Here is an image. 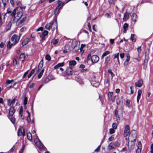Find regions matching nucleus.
Masks as SVG:
<instances>
[{"instance_id": "nucleus-60", "label": "nucleus", "mask_w": 153, "mask_h": 153, "mask_svg": "<svg viewBox=\"0 0 153 153\" xmlns=\"http://www.w3.org/2000/svg\"><path fill=\"white\" fill-rule=\"evenodd\" d=\"M114 39H111L110 40V42L111 45H112L114 43Z\"/></svg>"}, {"instance_id": "nucleus-36", "label": "nucleus", "mask_w": 153, "mask_h": 153, "mask_svg": "<svg viewBox=\"0 0 153 153\" xmlns=\"http://www.w3.org/2000/svg\"><path fill=\"white\" fill-rule=\"evenodd\" d=\"M119 53H118L116 54H115L114 55V59L116 58H117V62L118 63H119L120 61H119Z\"/></svg>"}, {"instance_id": "nucleus-15", "label": "nucleus", "mask_w": 153, "mask_h": 153, "mask_svg": "<svg viewBox=\"0 0 153 153\" xmlns=\"http://www.w3.org/2000/svg\"><path fill=\"white\" fill-rule=\"evenodd\" d=\"M66 73L67 75H70L72 74L73 70L72 68L70 67H68L66 70Z\"/></svg>"}, {"instance_id": "nucleus-3", "label": "nucleus", "mask_w": 153, "mask_h": 153, "mask_svg": "<svg viewBox=\"0 0 153 153\" xmlns=\"http://www.w3.org/2000/svg\"><path fill=\"white\" fill-rule=\"evenodd\" d=\"M20 37L16 34L13 35L10 41L8 43L7 47L8 48H10L12 46L15 45L19 39Z\"/></svg>"}, {"instance_id": "nucleus-50", "label": "nucleus", "mask_w": 153, "mask_h": 153, "mask_svg": "<svg viewBox=\"0 0 153 153\" xmlns=\"http://www.w3.org/2000/svg\"><path fill=\"white\" fill-rule=\"evenodd\" d=\"M18 82H15L13 85H11L10 86H7L8 88H13L15 85H16Z\"/></svg>"}, {"instance_id": "nucleus-21", "label": "nucleus", "mask_w": 153, "mask_h": 153, "mask_svg": "<svg viewBox=\"0 0 153 153\" xmlns=\"http://www.w3.org/2000/svg\"><path fill=\"white\" fill-rule=\"evenodd\" d=\"M115 145L114 142H112L111 143L108 145V148L110 150H111L112 149H114L116 147Z\"/></svg>"}, {"instance_id": "nucleus-12", "label": "nucleus", "mask_w": 153, "mask_h": 153, "mask_svg": "<svg viewBox=\"0 0 153 153\" xmlns=\"http://www.w3.org/2000/svg\"><path fill=\"white\" fill-rule=\"evenodd\" d=\"M142 149V145L140 142H139L137 145V149L136 151V153H140Z\"/></svg>"}, {"instance_id": "nucleus-6", "label": "nucleus", "mask_w": 153, "mask_h": 153, "mask_svg": "<svg viewBox=\"0 0 153 153\" xmlns=\"http://www.w3.org/2000/svg\"><path fill=\"white\" fill-rule=\"evenodd\" d=\"M51 28L52 29V30H54L57 27V22L56 20H54L53 21H52L51 22Z\"/></svg>"}, {"instance_id": "nucleus-61", "label": "nucleus", "mask_w": 153, "mask_h": 153, "mask_svg": "<svg viewBox=\"0 0 153 153\" xmlns=\"http://www.w3.org/2000/svg\"><path fill=\"white\" fill-rule=\"evenodd\" d=\"M28 73V71H27L26 72H25L24 74L23 75V76H22V78H24L26 76V75Z\"/></svg>"}, {"instance_id": "nucleus-13", "label": "nucleus", "mask_w": 153, "mask_h": 153, "mask_svg": "<svg viewBox=\"0 0 153 153\" xmlns=\"http://www.w3.org/2000/svg\"><path fill=\"white\" fill-rule=\"evenodd\" d=\"M142 94V91L141 90H139L137 91V101L138 103H139V100L141 98Z\"/></svg>"}, {"instance_id": "nucleus-45", "label": "nucleus", "mask_w": 153, "mask_h": 153, "mask_svg": "<svg viewBox=\"0 0 153 153\" xmlns=\"http://www.w3.org/2000/svg\"><path fill=\"white\" fill-rule=\"evenodd\" d=\"M115 129L113 128H110L109 130V133L110 134H112L114 133L115 132Z\"/></svg>"}, {"instance_id": "nucleus-1", "label": "nucleus", "mask_w": 153, "mask_h": 153, "mask_svg": "<svg viewBox=\"0 0 153 153\" xmlns=\"http://www.w3.org/2000/svg\"><path fill=\"white\" fill-rule=\"evenodd\" d=\"M16 9H14L12 11L11 15L14 17V20L16 21L20 20L21 23L24 22L26 19V16L25 15L23 14V13L21 11L16 12Z\"/></svg>"}, {"instance_id": "nucleus-41", "label": "nucleus", "mask_w": 153, "mask_h": 153, "mask_svg": "<svg viewBox=\"0 0 153 153\" xmlns=\"http://www.w3.org/2000/svg\"><path fill=\"white\" fill-rule=\"evenodd\" d=\"M45 59L48 61H50L51 60V57L48 54H47L46 55L45 57Z\"/></svg>"}, {"instance_id": "nucleus-11", "label": "nucleus", "mask_w": 153, "mask_h": 153, "mask_svg": "<svg viewBox=\"0 0 153 153\" xmlns=\"http://www.w3.org/2000/svg\"><path fill=\"white\" fill-rule=\"evenodd\" d=\"M15 99H13L12 100H11L10 99L7 100V104L9 106L13 107V104L15 103Z\"/></svg>"}, {"instance_id": "nucleus-7", "label": "nucleus", "mask_w": 153, "mask_h": 153, "mask_svg": "<svg viewBox=\"0 0 153 153\" xmlns=\"http://www.w3.org/2000/svg\"><path fill=\"white\" fill-rule=\"evenodd\" d=\"M129 126L128 125L126 126L125 128L124 133V137H127L129 134Z\"/></svg>"}, {"instance_id": "nucleus-20", "label": "nucleus", "mask_w": 153, "mask_h": 153, "mask_svg": "<svg viewBox=\"0 0 153 153\" xmlns=\"http://www.w3.org/2000/svg\"><path fill=\"white\" fill-rule=\"evenodd\" d=\"M25 53H22L20 54V56L19 60L21 62H22L25 59Z\"/></svg>"}, {"instance_id": "nucleus-30", "label": "nucleus", "mask_w": 153, "mask_h": 153, "mask_svg": "<svg viewBox=\"0 0 153 153\" xmlns=\"http://www.w3.org/2000/svg\"><path fill=\"white\" fill-rule=\"evenodd\" d=\"M61 8L60 7H57L55 9L54 12V14L56 15L58 14L59 13V10Z\"/></svg>"}, {"instance_id": "nucleus-10", "label": "nucleus", "mask_w": 153, "mask_h": 153, "mask_svg": "<svg viewBox=\"0 0 153 153\" xmlns=\"http://www.w3.org/2000/svg\"><path fill=\"white\" fill-rule=\"evenodd\" d=\"M143 84V81L142 79H139L135 83V86L138 87H140Z\"/></svg>"}, {"instance_id": "nucleus-17", "label": "nucleus", "mask_w": 153, "mask_h": 153, "mask_svg": "<svg viewBox=\"0 0 153 153\" xmlns=\"http://www.w3.org/2000/svg\"><path fill=\"white\" fill-rule=\"evenodd\" d=\"M59 42V40L58 39H53L51 40V44L54 46L58 44Z\"/></svg>"}, {"instance_id": "nucleus-59", "label": "nucleus", "mask_w": 153, "mask_h": 153, "mask_svg": "<svg viewBox=\"0 0 153 153\" xmlns=\"http://www.w3.org/2000/svg\"><path fill=\"white\" fill-rule=\"evenodd\" d=\"M114 139V137L113 136H111L109 138L108 140L109 141H112Z\"/></svg>"}, {"instance_id": "nucleus-58", "label": "nucleus", "mask_w": 153, "mask_h": 153, "mask_svg": "<svg viewBox=\"0 0 153 153\" xmlns=\"http://www.w3.org/2000/svg\"><path fill=\"white\" fill-rule=\"evenodd\" d=\"M100 145L95 150V152H98L99 151V150H100Z\"/></svg>"}, {"instance_id": "nucleus-40", "label": "nucleus", "mask_w": 153, "mask_h": 153, "mask_svg": "<svg viewBox=\"0 0 153 153\" xmlns=\"http://www.w3.org/2000/svg\"><path fill=\"white\" fill-rule=\"evenodd\" d=\"M32 133L33 134V137L34 139L38 137L35 131L33 130L32 132Z\"/></svg>"}, {"instance_id": "nucleus-4", "label": "nucleus", "mask_w": 153, "mask_h": 153, "mask_svg": "<svg viewBox=\"0 0 153 153\" xmlns=\"http://www.w3.org/2000/svg\"><path fill=\"white\" fill-rule=\"evenodd\" d=\"M87 60L88 61L91 60L92 64H94L98 62L99 58L97 55H94L91 56V55L89 54L88 55Z\"/></svg>"}, {"instance_id": "nucleus-9", "label": "nucleus", "mask_w": 153, "mask_h": 153, "mask_svg": "<svg viewBox=\"0 0 153 153\" xmlns=\"http://www.w3.org/2000/svg\"><path fill=\"white\" fill-rule=\"evenodd\" d=\"M126 60L124 62V66H126L128 64L129 61L130 56L128 53H127L126 54Z\"/></svg>"}, {"instance_id": "nucleus-54", "label": "nucleus", "mask_w": 153, "mask_h": 153, "mask_svg": "<svg viewBox=\"0 0 153 153\" xmlns=\"http://www.w3.org/2000/svg\"><path fill=\"white\" fill-rule=\"evenodd\" d=\"M150 153H153V144H152L151 146Z\"/></svg>"}, {"instance_id": "nucleus-29", "label": "nucleus", "mask_w": 153, "mask_h": 153, "mask_svg": "<svg viewBox=\"0 0 153 153\" xmlns=\"http://www.w3.org/2000/svg\"><path fill=\"white\" fill-rule=\"evenodd\" d=\"M129 16V14L128 13H125L124 15V17L123 18V21H126L127 19L128 18Z\"/></svg>"}, {"instance_id": "nucleus-18", "label": "nucleus", "mask_w": 153, "mask_h": 153, "mask_svg": "<svg viewBox=\"0 0 153 153\" xmlns=\"http://www.w3.org/2000/svg\"><path fill=\"white\" fill-rule=\"evenodd\" d=\"M131 19L133 22H136L137 19V16L135 13H133L131 16Z\"/></svg>"}, {"instance_id": "nucleus-23", "label": "nucleus", "mask_w": 153, "mask_h": 153, "mask_svg": "<svg viewBox=\"0 0 153 153\" xmlns=\"http://www.w3.org/2000/svg\"><path fill=\"white\" fill-rule=\"evenodd\" d=\"M64 65V62L59 63L54 66V68L55 69H56L59 67L63 66Z\"/></svg>"}, {"instance_id": "nucleus-14", "label": "nucleus", "mask_w": 153, "mask_h": 153, "mask_svg": "<svg viewBox=\"0 0 153 153\" xmlns=\"http://www.w3.org/2000/svg\"><path fill=\"white\" fill-rule=\"evenodd\" d=\"M15 112L14 108L13 107H11L9 110V114L10 116H13Z\"/></svg>"}, {"instance_id": "nucleus-8", "label": "nucleus", "mask_w": 153, "mask_h": 153, "mask_svg": "<svg viewBox=\"0 0 153 153\" xmlns=\"http://www.w3.org/2000/svg\"><path fill=\"white\" fill-rule=\"evenodd\" d=\"M25 134V133L24 131V129H23L22 127H20L19 128L17 134L18 136H20L21 135L24 136Z\"/></svg>"}, {"instance_id": "nucleus-37", "label": "nucleus", "mask_w": 153, "mask_h": 153, "mask_svg": "<svg viewBox=\"0 0 153 153\" xmlns=\"http://www.w3.org/2000/svg\"><path fill=\"white\" fill-rule=\"evenodd\" d=\"M128 25L127 24L125 23L124 24L123 26V29L124 30V33H125L126 31L127 30V28H128Z\"/></svg>"}, {"instance_id": "nucleus-2", "label": "nucleus", "mask_w": 153, "mask_h": 153, "mask_svg": "<svg viewBox=\"0 0 153 153\" xmlns=\"http://www.w3.org/2000/svg\"><path fill=\"white\" fill-rule=\"evenodd\" d=\"M137 138L136 133L135 131H132L128 137H126V140L128 141V148L131 149L133 148L134 146Z\"/></svg>"}, {"instance_id": "nucleus-38", "label": "nucleus", "mask_w": 153, "mask_h": 153, "mask_svg": "<svg viewBox=\"0 0 153 153\" xmlns=\"http://www.w3.org/2000/svg\"><path fill=\"white\" fill-rule=\"evenodd\" d=\"M114 143L116 147L119 146L120 145V141H117Z\"/></svg>"}, {"instance_id": "nucleus-24", "label": "nucleus", "mask_w": 153, "mask_h": 153, "mask_svg": "<svg viewBox=\"0 0 153 153\" xmlns=\"http://www.w3.org/2000/svg\"><path fill=\"white\" fill-rule=\"evenodd\" d=\"M78 43L76 41H73L72 44V47L74 49L77 47Z\"/></svg>"}, {"instance_id": "nucleus-48", "label": "nucleus", "mask_w": 153, "mask_h": 153, "mask_svg": "<svg viewBox=\"0 0 153 153\" xmlns=\"http://www.w3.org/2000/svg\"><path fill=\"white\" fill-rule=\"evenodd\" d=\"M112 127L114 129H116L117 128V124L116 123H114L112 124Z\"/></svg>"}, {"instance_id": "nucleus-42", "label": "nucleus", "mask_w": 153, "mask_h": 153, "mask_svg": "<svg viewBox=\"0 0 153 153\" xmlns=\"http://www.w3.org/2000/svg\"><path fill=\"white\" fill-rule=\"evenodd\" d=\"M35 71L34 70H33L31 71L30 73L28 75V77L29 78L32 76V74L34 73Z\"/></svg>"}, {"instance_id": "nucleus-22", "label": "nucleus", "mask_w": 153, "mask_h": 153, "mask_svg": "<svg viewBox=\"0 0 153 153\" xmlns=\"http://www.w3.org/2000/svg\"><path fill=\"white\" fill-rule=\"evenodd\" d=\"M27 112L28 113V116H27V120L28 123H33V120L31 121L30 120V114L29 113V112L28 111H27Z\"/></svg>"}, {"instance_id": "nucleus-31", "label": "nucleus", "mask_w": 153, "mask_h": 153, "mask_svg": "<svg viewBox=\"0 0 153 153\" xmlns=\"http://www.w3.org/2000/svg\"><path fill=\"white\" fill-rule=\"evenodd\" d=\"M27 139L30 140H31L32 139V134L30 133H28L27 134Z\"/></svg>"}, {"instance_id": "nucleus-64", "label": "nucleus", "mask_w": 153, "mask_h": 153, "mask_svg": "<svg viewBox=\"0 0 153 153\" xmlns=\"http://www.w3.org/2000/svg\"><path fill=\"white\" fill-rule=\"evenodd\" d=\"M115 92L117 94L119 93L120 91V90L119 89H117L115 90Z\"/></svg>"}, {"instance_id": "nucleus-55", "label": "nucleus", "mask_w": 153, "mask_h": 153, "mask_svg": "<svg viewBox=\"0 0 153 153\" xmlns=\"http://www.w3.org/2000/svg\"><path fill=\"white\" fill-rule=\"evenodd\" d=\"M10 120L11 122H12V123L13 124H14L15 122V120L13 117H11L10 118Z\"/></svg>"}, {"instance_id": "nucleus-19", "label": "nucleus", "mask_w": 153, "mask_h": 153, "mask_svg": "<svg viewBox=\"0 0 153 153\" xmlns=\"http://www.w3.org/2000/svg\"><path fill=\"white\" fill-rule=\"evenodd\" d=\"M131 101L129 99H127L126 100V106L130 108L131 106V105L130 104Z\"/></svg>"}, {"instance_id": "nucleus-56", "label": "nucleus", "mask_w": 153, "mask_h": 153, "mask_svg": "<svg viewBox=\"0 0 153 153\" xmlns=\"http://www.w3.org/2000/svg\"><path fill=\"white\" fill-rule=\"evenodd\" d=\"M113 94V92H108V96L109 97H111Z\"/></svg>"}, {"instance_id": "nucleus-47", "label": "nucleus", "mask_w": 153, "mask_h": 153, "mask_svg": "<svg viewBox=\"0 0 153 153\" xmlns=\"http://www.w3.org/2000/svg\"><path fill=\"white\" fill-rule=\"evenodd\" d=\"M13 64L14 65L16 66L17 64V62L16 60V59H14L13 61Z\"/></svg>"}, {"instance_id": "nucleus-49", "label": "nucleus", "mask_w": 153, "mask_h": 153, "mask_svg": "<svg viewBox=\"0 0 153 153\" xmlns=\"http://www.w3.org/2000/svg\"><path fill=\"white\" fill-rule=\"evenodd\" d=\"M27 97H26L25 98L24 100V104L25 105H26V104L27 103Z\"/></svg>"}, {"instance_id": "nucleus-51", "label": "nucleus", "mask_w": 153, "mask_h": 153, "mask_svg": "<svg viewBox=\"0 0 153 153\" xmlns=\"http://www.w3.org/2000/svg\"><path fill=\"white\" fill-rule=\"evenodd\" d=\"M137 51L138 52V55H139V53L141 52V47L140 46L138 47L137 48Z\"/></svg>"}, {"instance_id": "nucleus-62", "label": "nucleus", "mask_w": 153, "mask_h": 153, "mask_svg": "<svg viewBox=\"0 0 153 153\" xmlns=\"http://www.w3.org/2000/svg\"><path fill=\"white\" fill-rule=\"evenodd\" d=\"M43 30V27H40L37 30V31H42Z\"/></svg>"}, {"instance_id": "nucleus-5", "label": "nucleus", "mask_w": 153, "mask_h": 153, "mask_svg": "<svg viewBox=\"0 0 153 153\" xmlns=\"http://www.w3.org/2000/svg\"><path fill=\"white\" fill-rule=\"evenodd\" d=\"M34 142L36 146L41 150H43L45 149L40 140L37 138L34 139Z\"/></svg>"}, {"instance_id": "nucleus-25", "label": "nucleus", "mask_w": 153, "mask_h": 153, "mask_svg": "<svg viewBox=\"0 0 153 153\" xmlns=\"http://www.w3.org/2000/svg\"><path fill=\"white\" fill-rule=\"evenodd\" d=\"M62 0H61V1ZM58 6L57 7H60V8H61L64 4V2L62 1H61V0H59L58 1Z\"/></svg>"}, {"instance_id": "nucleus-39", "label": "nucleus", "mask_w": 153, "mask_h": 153, "mask_svg": "<svg viewBox=\"0 0 153 153\" xmlns=\"http://www.w3.org/2000/svg\"><path fill=\"white\" fill-rule=\"evenodd\" d=\"M135 35L134 34H131V39L132 42H135L136 41L134 37Z\"/></svg>"}, {"instance_id": "nucleus-16", "label": "nucleus", "mask_w": 153, "mask_h": 153, "mask_svg": "<svg viewBox=\"0 0 153 153\" xmlns=\"http://www.w3.org/2000/svg\"><path fill=\"white\" fill-rule=\"evenodd\" d=\"M23 107L22 106L19 112V117L22 119H23L24 118V116L23 115Z\"/></svg>"}, {"instance_id": "nucleus-63", "label": "nucleus", "mask_w": 153, "mask_h": 153, "mask_svg": "<svg viewBox=\"0 0 153 153\" xmlns=\"http://www.w3.org/2000/svg\"><path fill=\"white\" fill-rule=\"evenodd\" d=\"M85 67V66L84 65L82 64L79 66V68H81L84 69Z\"/></svg>"}, {"instance_id": "nucleus-44", "label": "nucleus", "mask_w": 153, "mask_h": 153, "mask_svg": "<svg viewBox=\"0 0 153 153\" xmlns=\"http://www.w3.org/2000/svg\"><path fill=\"white\" fill-rule=\"evenodd\" d=\"M3 4L4 7H5L7 5L8 0H2Z\"/></svg>"}, {"instance_id": "nucleus-53", "label": "nucleus", "mask_w": 153, "mask_h": 153, "mask_svg": "<svg viewBox=\"0 0 153 153\" xmlns=\"http://www.w3.org/2000/svg\"><path fill=\"white\" fill-rule=\"evenodd\" d=\"M12 11L11 10L10 8H8L7 10V13H10L11 14L12 13Z\"/></svg>"}, {"instance_id": "nucleus-52", "label": "nucleus", "mask_w": 153, "mask_h": 153, "mask_svg": "<svg viewBox=\"0 0 153 153\" xmlns=\"http://www.w3.org/2000/svg\"><path fill=\"white\" fill-rule=\"evenodd\" d=\"M108 71L109 73H110V74H111V77H112V78H113V77L114 76V74H113V72H112L111 71V70L110 69H109L108 70Z\"/></svg>"}, {"instance_id": "nucleus-35", "label": "nucleus", "mask_w": 153, "mask_h": 153, "mask_svg": "<svg viewBox=\"0 0 153 153\" xmlns=\"http://www.w3.org/2000/svg\"><path fill=\"white\" fill-rule=\"evenodd\" d=\"M110 60V58L109 56L106 57L105 60V63L107 64Z\"/></svg>"}, {"instance_id": "nucleus-28", "label": "nucleus", "mask_w": 153, "mask_h": 153, "mask_svg": "<svg viewBox=\"0 0 153 153\" xmlns=\"http://www.w3.org/2000/svg\"><path fill=\"white\" fill-rule=\"evenodd\" d=\"M29 40V39L28 38H27L25 39L22 42V45L23 46H24L27 44Z\"/></svg>"}, {"instance_id": "nucleus-46", "label": "nucleus", "mask_w": 153, "mask_h": 153, "mask_svg": "<svg viewBox=\"0 0 153 153\" xmlns=\"http://www.w3.org/2000/svg\"><path fill=\"white\" fill-rule=\"evenodd\" d=\"M48 33V32L47 30H45L43 31L42 33V35L44 36H45L47 35Z\"/></svg>"}, {"instance_id": "nucleus-34", "label": "nucleus", "mask_w": 153, "mask_h": 153, "mask_svg": "<svg viewBox=\"0 0 153 153\" xmlns=\"http://www.w3.org/2000/svg\"><path fill=\"white\" fill-rule=\"evenodd\" d=\"M44 71V69H42L41 71V72H40V73H39V75H38V78L39 79V78H41V77L42 76Z\"/></svg>"}, {"instance_id": "nucleus-32", "label": "nucleus", "mask_w": 153, "mask_h": 153, "mask_svg": "<svg viewBox=\"0 0 153 153\" xmlns=\"http://www.w3.org/2000/svg\"><path fill=\"white\" fill-rule=\"evenodd\" d=\"M13 81V79H11V80H10L9 79H7L6 82V86L7 88V86L9 85L10 83H11Z\"/></svg>"}, {"instance_id": "nucleus-57", "label": "nucleus", "mask_w": 153, "mask_h": 153, "mask_svg": "<svg viewBox=\"0 0 153 153\" xmlns=\"http://www.w3.org/2000/svg\"><path fill=\"white\" fill-rule=\"evenodd\" d=\"M120 57L121 59H123L124 57V56H125V54L123 53H121L120 54Z\"/></svg>"}, {"instance_id": "nucleus-26", "label": "nucleus", "mask_w": 153, "mask_h": 153, "mask_svg": "<svg viewBox=\"0 0 153 153\" xmlns=\"http://www.w3.org/2000/svg\"><path fill=\"white\" fill-rule=\"evenodd\" d=\"M76 64V62L75 60H72L69 62V65L71 66H74Z\"/></svg>"}, {"instance_id": "nucleus-27", "label": "nucleus", "mask_w": 153, "mask_h": 153, "mask_svg": "<svg viewBox=\"0 0 153 153\" xmlns=\"http://www.w3.org/2000/svg\"><path fill=\"white\" fill-rule=\"evenodd\" d=\"M110 53V52L109 51H107L105 52L101 56V58L102 59L103 58L106 56L107 55H108Z\"/></svg>"}, {"instance_id": "nucleus-33", "label": "nucleus", "mask_w": 153, "mask_h": 153, "mask_svg": "<svg viewBox=\"0 0 153 153\" xmlns=\"http://www.w3.org/2000/svg\"><path fill=\"white\" fill-rule=\"evenodd\" d=\"M51 22L47 24H46L45 25V28L46 29L48 30H50L51 29Z\"/></svg>"}, {"instance_id": "nucleus-43", "label": "nucleus", "mask_w": 153, "mask_h": 153, "mask_svg": "<svg viewBox=\"0 0 153 153\" xmlns=\"http://www.w3.org/2000/svg\"><path fill=\"white\" fill-rule=\"evenodd\" d=\"M109 4H114L115 3L116 0H108Z\"/></svg>"}]
</instances>
